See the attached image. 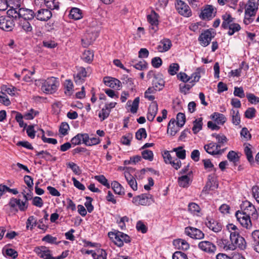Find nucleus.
<instances>
[{
    "label": "nucleus",
    "instance_id": "nucleus-1",
    "mask_svg": "<svg viewBox=\"0 0 259 259\" xmlns=\"http://www.w3.org/2000/svg\"><path fill=\"white\" fill-rule=\"evenodd\" d=\"M241 209H243L242 212L239 210L236 212V217L243 227L249 229L252 226L250 213L255 211L256 209L254 205L248 201L243 202Z\"/></svg>",
    "mask_w": 259,
    "mask_h": 259
},
{
    "label": "nucleus",
    "instance_id": "nucleus-2",
    "mask_svg": "<svg viewBox=\"0 0 259 259\" xmlns=\"http://www.w3.org/2000/svg\"><path fill=\"white\" fill-rule=\"evenodd\" d=\"M222 18L223 20L222 27L224 29H229L228 32L229 35H233L241 29L240 25L235 23V18H233L230 14L225 13L222 15Z\"/></svg>",
    "mask_w": 259,
    "mask_h": 259
},
{
    "label": "nucleus",
    "instance_id": "nucleus-3",
    "mask_svg": "<svg viewBox=\"0 0 259 259\" xmlns=\"http://www.w3.org/2000/svg\"><path fill=\"white\" fill-rule=\"evenodd\" d=\"M59 84L57 78L54 77H48L42 81L41 91L46 94H52L57 91Z\"/></svg>",
    "mask_w": 259,
    "mask_h": 259
},
{
    "label": "nucleus",
    "instance_id": "nucleus-4",
    "mask_svg": "<svg viewBox=\"0 0 259 259\" xmlns=\"http://www.w3.org/2000/svg\"><path fill=\"white\" fill-rule=\"evenodd\" d=\"M245 7L246 8L245 10L243 22L245 25H248L253 22L254 18L252 17L255 16L258 8L256 6L254 0H249Z\"/></svg>",
    "mask_w": 259,
    "mask_h": 259
},
{
    "label": "nucleus",
    "instance_id": "nucleus-5",
    "mask_svg": "<svg viewBox=\"0 0 259 259\" xmlns=\"http://www.w3.org/2000/svg\"><path fill=\"white\" fill-rule=\"evenodd\" d=\"M8 205L12 210L18 212L25 211L28 206V202L26 201H21L19 198H12L10 199Z\"/></svg>",
    "mask_w": 259,
    "mask_h": 259
},
{
    "label": "nucleus",
    "instance_id": "nucleus-6",
    "mask_svg": "<svg viewBox=\"0 0 259 259\" xmlns=\"http://www.w3.org/2000/svg\"><path fill=\"white\" fill-rule=\"evenodd\" d=\"M230 239L234 245V249L236 247H238L241 250L246 248V241L244 238L239 235V232H233L230 234Z\"/></svg>",
    "mask_w": 259,
    "mask_h": 259
},
{
    "label": "nucleus",
    "instance_id": "nucleus-7",
    "mask_svg": "<svg viewBox=\"0 0 259 259\" xmlns=\"http://www.w3.org/2000/svg\"><path fill=\"white\" fill-rule=\"evenodd\" d=\"M216 9L212 5H207L201 10L200 18L204 20H210L215 16Z\"/></svg>",
    "mask_w": 259,
    "mask_h": 259
},
{
    "label": "nucleus",
    "instance_id": "nucleus-8",
    "mask_svg": "<svg viewBox=\"0 0 259 259\" xmlns=\"http://www.w3.org/2000/svg\"><path fill=\"white\" fill-rule=\"evenodd\" d=\"M15 26V21L9 16H0V28L6 31H11Z\"/></svg>",
    "mask_w": 259,
    "mask_h": 259
},
{
    "label": "nucleus",
    "instance_id": "nucleus-9",
    "mask_svg": "<svg viewBox=\"0 0 259 259\" xmlns=\"http://www.w3.org/2000/svg\"><path fill=\"white\" fill-rule=\"evenodd\" d=\"M176 8L178 13L184 17H189L192 15V12L189 6L181 0H177Z\"/></svg>",
    "mask_w": 259,
    "mask_h": 259
},
{
    "label": "nucleus",
    "instance_id": "nucleus-10",
    "mask_svg": "<svg viewBox=\"0 0 259 259\" xmlns=\"http://www.w3.org/2000/svg\"><path fill=\"white\" fill-rule=\"evenodd\" d=\"M152 201V196L149 194H142L141 195L134 197L132 202L136 205H146L151 203Z\"/></svg>",
    "mask_w": 259,
    "mask_h": 259
},
{
    "label": "nucleus",
    "instance_id": "nucleus-11",
    "mask_svg": "<svg viewBox=\"0 0 259 259\" xmlns=\"http://www.w3.org/2000/svg\"><path fill=\"white\" fill-rule=\"evenodd\" d=\"M185 234L195 239H201L204 237V234L200 230L192 227H187L185 229Z\"/></svg>",
    "mask_w": 259,
    "mask_h": 259
},
{
    "label": "nucleus",
    "instance_id": "nucleus-12",
    "mask_svg": "<svg viewBox=\"0 0 259 259\" xmlns=\"http://www.w3.org/2000/svg\"><path fill=\"white\" fill-rule=\"evenodd\" d=\"M198 248L207 253H214L217 250L216 246L208 241H202L198 244Z\"/></svg>",
    "mask_w": 259,
    "mask_h": 259
},
{
    "label": "nucleus",
    "instance_id": "nucleus-13",
    "mask_svg": "<svg viewBox=\"0 0 259 259\" xmlns=\"http://www.w3.org/2000/svg\"><path fill=\"white\" fill-rule=\"evenodd\" d=\"M34 251L40 258L44 259H54L51 254V250L46 246H40L35 247Z\"/></svg>",
    "mask_w": 259,
    "mask_h": 259
},
{
    "label": "nucleus",
    "instance_id": "nucleus-14",
    "mask_svg": "<svg viewBox=\"0 0 259 259\" xmlns=\"http://www.w3.org/2000/svg\"><path fill=\"white\" fill-rule=\"evenodd\" d=\"M52 16L51 10L47 9H40L35 13V18L41 21H47Z\"/></svg>",
    "mask_w": 259,
    "mask_h": 259
},
{
    "label": "nucleus",
    "instance_id": "nucleus-15",
    "mask_svg": "<svg viewBox=\"0 0 259 259\" xmlns=\"http://www.w3.org/2000/svg\"><path fill=\"white\" fill-rule=\"evenodd\" d=\"M213 37L211 31L209 29H207L200 35L198 40L201 46L206 47L210 44Z\"/></svg>",
    "mask_w": 259,
    "mask_h": 259
},
{
    "label": "nucleus",
    "instance_id": "nucleus-16",
    "mask_svg": "<svg viewBox=\"0 0 259 259\" xmlns=\"http://www.w3.org/2000/svg\"><path fill=\"white\" fill-rule=\"evenodd\" d=\"M158 15L154 11L147 16L148 21L151 25L150 29L153 30L154 32H156L158 29Z\"/></svg>",
    "mask_w": 259,
    "mask_h": 259
},
{
    "label": "nucleus",
    "instance_id": "nucleus-17",
    "mask_svg": "<svg viewBox=\"0 0 259 259\" xmlns=\"http://www.w3.org/2000/svg\"><path fill=\"white\" fill-rule=\"evenodd\" d=\"M158 112V104L156 101L152 102L148 108L147 118L150 121H152Z\"/></svg>",
    "mask_w": 259,
    "mask_h": 259
},
{
    "label": "nucleus",
    "instance_id": "nucleus-18",
    "mask_svg": "<svg viewBox=\"0 0 259 259\" xmlns=\"http://www.w3.org/2000/svg\"><path fill=\"white\" fill-rule=\"evenodd\" d=\"M124 242L126 243L130 242V236L123 232L117 231L116 241H114L115 244L118 247H122L123 245Z\"/></svg>",
    "mask_w": 259,
    "mask_h": 259
},
{
    "label": "nucleus",
    "instance_id": "nucleus-19",
    "mask_svg": "<svg viewBox=\"0 0 259 259\" xmlns=\"http://www.w3.org/2000/svg\"><path fill=\"white\" fill-rule=\"evenodd\" d=\"M20 18H22V20H31L35 17V13L33 10L26 8L19 9Z\"/></svg>",
    "mask_w": 259,
    "mask_h": 259
},
{
    "label": "nucleus",
    "instance_id": "nucleus-20",
    "mask_svg": "<svg viewBox=\"0 0 259 259\" xmlns=\"http://www.w3.org/2000/svg\"><path fill=\"white\" fill-rule=\"evenodd\" d=\"M104 82L106 85L118 90H119L121 85V83L118 79L108 76L104 78Z\"/></svg>",
    "mask_w": 259,
    "mask_h": 259
},
{
    "label": "nucleus",
    "instance_id": "nucleus-21",
    "mask_svg": "<svg viewBox=\"0 0 259 259\" xmlns=\"http://www.w3.org/2000/svg\"><path fill=\"white\" fill-rule=\"evenodd\" d=\"M171 46V41L169 39L165 38L160 41L156 49L159 52H164L169 50Z\"/></svg>",
    "mask_w": 259,
    "mask_h": 259
},
{
    "label": "nucleus",
    "instance_id": "nucleus-22",
    "mask_svg": "<svg viewBox=\"0 0 259 259\" xmlns=\"http://www.w3.org/2000/svg\"><path fill=\"white\" fill-rule=\"evenodd\" d=\"M206 225L214 232H220L222 229V224L213 219H210L206 222Z\"/></svg>",
    "mask_w": 259,
    "mask_h": 259
},
{
    "label": "nucleus",
    "instance_id": "nucleus-23",
    "mask_svg": "<svg viewBox=\"0 0 259 259\" xmlns=\"http://www.w3.org/2000/svg\"><path fill=\"white\" fill-rule=\"evenodd\" d=\"M251 241L254 250L259 252V230L253 231L251 235Z\"/></svg>",
    "mask_w": 259,
    "mask_h": 259
},
{
    "label": "nucleus",
    "instance_id": "nucleus-24",
    "mask_svg": "<svg viewBox=\"0 0 259 259\" xmlns=\"http://www.w3.org/2000/svg\"><path fill=\"white\" fill-rule=\"evenodd\" d=\"M173 244L179 249L183 250H188L189 248V244L184 239H177L173 241Z\"/></svg>",
    "mask_w": 259,
    "mask_h": 259
},
{
    "label": "nucleus",
    "instance_id": "nucleus-25",
    "mask_svg": "<svg viewBox=\"0 0 259 259\" xmlns=\"http://www.w3.org/2000/svg\"><path fill=\"white\" fill-rule=\"evenodd\" d=\"M205 73V69L203 67H198L197 68L195 71L193 72L191 76V82H194L196 83L198 82L201 75Z\"/></svg>",
    "mask_w": 259,
    "mask_h": 259
},
{
    "label": "nucleus",
    "instance_id": "nucleus-26",
    "mask_svg": "<svg viewBox=\"0 0 259 259\" xmlns=\"http://www.w3.org/2000/svg\"><path fill=\"white\" fill-rule=\"evenodd\" d=\"M218 245L223 248L226 250H234V245L232 244V242L230 241L227 239H222L218 241Z\"/></svg>",
    "mask_w": 259,
    "mask_h": 259
},
{
    "label": "nucleus",
    "instance_id": "nucleus-27",
    "mask_svg": "<svg viewBox=\"0 0 259 259\" xmlns=\"http://www.w3.org/2000/svg\"><path fill=\"white\" fill-rule=\"evenodd\" d=\"M124 177L128 185L134 191L137 190L138 189L137 183L134 177L128 172H124Z\"/></svg>",
    "mask_w": 259,
    "mask_h": 259
},
{
    "label": "nucleus",
    "instance_id": "nucleus-28",
    "mask_svg": "<svg viewBox=\"0 0 259 259\" xmlns=\"http://www.w3.org/2000/svg\"><path fill=\"white\" fill-rule=\"evenodd\" d=\"M110 187L113 190L114 193L119 195H124V189L120 184L114 181L111 183Z\"/></svg>",
    "mask_w": 259,
    "mask_h": 259
},
{
    "label": "nucleus",
    "instance_id": "nucleus-29",
    "mask_svg": "<svg viewBox=\"0 0 259 259\" xmlns=\"http://www.w3.org/2000/svg\"><path fill=\"white\" fill-rule=\"evenodd\" d=\"M204 148L206 152L212 155L222 154L221 151L216 150L214 147V143L211 142L209 144L205 145Z\"/></svg>",
    "mask_w": 259,
    "mask_h": 259
},
{
    "label": "nucleus",
    "instance_id": "nucleus-30",
    "mask_svg": "<svg viewBox=\"0 0 259 259\" xmlns=\"http://www.w3.org/2000/svg\"><path fill=\"white\" fill-rule=\"evenodd\" d=\"M178 182L180 187L187 188L190 186L191 181L188 175H184L178 178Z\"/></svg>",
    "mask_w": 259,
    "mask_h": 259
},
{
    "label": "nucleus",
    "instance_id": "nucleus-31",
    "mask_svg": "<svg viewBox=\"0 0 259 259\" xmlns=\"http://www.w3.org/2000/svg\"><path fill=\"white\" fill-rule=\"evenodd\" d=\"M70 18L75 20H79L82 18V11L77 8H73L69 13Z\"/></svg>",
    "mask_w": 259,
    "mask_h": 259
},
{
    "label": "nucleus",
    "instance_id": "nucleus-32",
    "mask_svg": "<svg viewBox=\"0 0 259 259\" xmlns=\"http://www.w3.org/2000/svg\"><path fill=\"white\" fill-rule=\"evenodd\" d=\"M212 119L214 120L218 124H223L226 121V118L223 114L214 112L211 115Z\"/></svg>",
    "mask_w": 259,
    "mask_h": 259
},
{
    "label": "nucleus",
    "instance_id": "nucleus-33",
    "mask_svg": "<svg viewBox=\"0 0 259 259\" xmlns=\"http://www.w3.org/2000/svg\"><path fill=\"white\" fill-rule=\"evenodd\" d=\"M202 118L201 117L196 119L193 121L192 131L194 134L198 133L202 128Z\"/></svg>",
    "mask_w": 259,
    "mask_h": 259
},
{
    "label": "nucleus",
    "instance_id": "nucleus-34",
    "mask_svg": "<svg viewBox=\"0 0 259 259\" xmlns=\"http://www.w3.org/2000/svg\"><path fill=\"white\" fill-rule=\"evenodd\" d=\"M195 84L194 82H191V80L189 81V83H181L179 85L180 91L182 93L186 95Z\"/></svg>",
    "mask_w": 259,
    "mask_h": 259
},
{
    "label": "nucleus",
    "instance_id": "nucleus-35",
    "mask_svg": "<svg viewBox=\"0 0 259 259\" xmlns=\"http://www.w3.org/2000/svg\"><path fill=\"white\" fill-rule=\"evenodd\" d=\"M227 158L230 162H232L235 165H236L237 162L239 161L240 157L237 152L232 150L228 153Z\"/></svg>",
    "mask_w": 259,
    "mask_h": 259
},
{
    "label": "nucleus",
    "instance_id": "nucleus-36",
    "mask_svg": "<svg viewBox=\"0 0 259 259\" xmlns=\"http://www.w3.org/2000/svg\"><path fill=\"white\" fill-rule=\"evenodd\" d=\"M87 72L84 67H78L77 69V73L76 75L74 76L75 82H77L79 80L83 79V78L87 76Z\"/></svg>",
    "mask_w": 259,
    "mask_h": 259
},
{
    "label": "nucleus",
    "instance_id": "nucleus-37",
    "mask_svg": "<svg viewBox=\"0 0 259 259\" xmlns=\"http://www.w3.org/2000/svg\"><path fill=\"white\" fill-rule=\"evenodd\" d=\"M175 122L174 119H170L167 126V133L172 136H175L178 132V130L175 127Z\"/></svg>",
    "mask_w": 259,
    "mask_h": 259
},
{
    "label": "nucleus",
    "instance_id": "nucleus-38",
    "mask_svg": "<svg viewBox=\"0 0 259 259\" xmlns=\"http://www.w3.org/2000/svg\"><path fill=\"white\" fill-rule=\"evenodd\" d=\"M19 26L26 32H31L32 30V27L28 20H20L19 22Z\"/></svg>",
    "mask_w": 259,
    "mask_h": 259
},
{
    "label": "nucleus",
    "instance_id": "nucleus-39",
    "mask_svg": "<svg viewBox=\"0 0 259 259\" xmlns=\"http://www.w3.org/2000/svg\"><path fill=\"white\" fill-rule=\"evenodd\" d=\"M5 16H9L10 18H12L13 20L15 21L17 18H20L19 16V9L17 10L16 9L11 8L7 12V15Z\"/></svg>",
    "mask_w": 259,
    "mask_h": 259
},
{
    "label": "nucleus",
    "instance_id": "nucleus-40",
    "mask_svg": "<svg viewBox=\"0 0 259 259\" xmlns=\"http://www.w3.org/2000/svg\"><path fill=\"white\" fill-rule=\"evenodd\" d=\"M13 112L16 114L15 118V120L17 122H18L20 127H23V130H24L26 128L27 124L25 123L23 121V119L24 117L23 115L21 113L17 111H13Z\"/></svg>",
    "mask_w": 259,
    "mask_h": 259
},
{
    "label": "nucleus",
    "instance_id": "nucleus-41",
    "mask_svg": "<svg viewBox=\"0 0 259 259\" xmlns=\"http://www.w3.org/2000/svg\"><path fill=\"white\" fill-rule=\"evenodd\" d=\"M37 225V220L34 216H30L26 221V229L32 230Z\"/></svg>",
    "mask_w": 259,
    "mask_h": 259
},
{
    "label": "nucleus",
    "instance_id": "nucleus-42",
    "mask_svg": "<svg viewBox=\"0 0 259 259\" xmlns=\"http://www.w3.org/2000/svg\"><path fill=\"white\" fill-rule=\"evenodd\" d=\"M231 114L232 117V123L236 125L239 124L240 122V117L239 111L232 109L231 111Z\"/></svg>",
    "mask_w": 259,
    "mask_h": 259
},
{
    "label": "nucleus",
    "instance_id": "nucleus-43",
    "mask_svg": "<svg viewBox=\"0 0 259 259\" xmlns=\"http://www.w3.org/2000/svg\"><path fill=\"white\" fill-rule=\"evenodd\" d=\"M38 114V111H35L33 109L31 108L28 110L27 112L23 115V116L26 120H31L33 119L34 117L37 116Z\"/></svg>",
    "mask_w": 259,
    "mask_h": 259
},
{
    "label": "nucleus",
    "instance_id": "nucleus-44",
    "mask_svg": "<svg viewBox=\"0 0 259 259\" xmlns=\"http://www.w3.org/2000/svg\"><path fill=\"white\" fill-rule=\"evenodd\" d=\"M165 81L162 78H158L155 77L154 80L153 81V84L155 88H157L158 91H161L164 86Z\"/></svg>",
    "mask_w": 259,
    "mask_h": 259
},
{
    "label": "nucleus",
    "instance_id": "nucleus-45",
    "mask_svg": "<svg viewBox=\"0 0 259 259\" xmlns=\"http://www.w3.org/2000/svg\"><path fill=\"white\" fill-rule=\"evenodd\" d=\"M211 136L212 137H214L216 139L218 143L224 145L228 141V139L223 134H218L216 133H214L212 134Z\"/></svg>",
    "mask_w": 259,
    "mask_h": 259
},
{
    "label": "nucleus",
    "instance_id": "nucleus-46",
    "mask_svg": "<svg viewBox=\"0 0 259 259\" xmlns=\"http://www.w3.org/2000/svg\"><path fill=\"white\" fill-rule=\"evenodd\" d=\"M94 57L93 53L91 51H85L82 54V59L85 62H91Z\"/></svg>",
    "mask_w": 259,
    "mask_h": 259
},
{
    "label": "nucleus",
    "instance_id": "nucleus-47",
    "mask_svg": "<svg viewBox=\"0 0 259 259\" xmlns=\"http://www.w3.org/2000/svg\"><path fill=\"white\" fill-rule=\"evenodd\" d=\"M95 179L107 188H110V185L108 182L107 179L104 175H98L95 176Z\"/></svg>",
    "mask_w": 259,
    "mask_h": 259
},
{
    "label": "nucleus",
    "instance_id": "nucleus-48",
    "mask_svg": "<svg viewBox=\"0 0 259 259\" xmlns=\"http://www.w3.org/2000/svg\"><path fill=\"white\" fill-rule=\"evenodd\" d=\"M174 151L176 152L177 156L182 159L186 158V150L182 147H178L174 148Z\"/></svg>",
    "mask_w": 259,
    "mask_h": 259
},
{
    "label": "nucleus",
    "instance_id": "nucleus-49",
    "mask_svg": "<svg viewBox=\"0 0 259 259\" xmlns=\"http://www.w3.org/2000/svg\"><path fill=\"white\" fill-rule=\"evenodd\" d=\"M177 124L179 127H182L186 122L185 115L182 113L179 112L177 115Z\"/></svg>",
    "mask_w": 259,
    "mask_h": 259
},
{
    "label": "nucleus",
    "instance_id": "nucleus-50",
    "mask_svg": "<svg viewBox=\"0 0 259 259\" xmlns=\"http://www.w3.org/2000/svg\"><path fill=\"white\" fill-rule=\"evenodd\" d=\"M244 153L246 156L248 161L250 162L251 165H253L254 162L252 156V153L251 149L248 146H246L244 148Z\"/></svg>",
    "mask_w": 259,
    "mask_h": 259
},
{
    "label": "nucleus",
    "instance_id": "nucleus-51",
    "mask_svg": "<svg viewBox=\"0 0 259 259\" xmlns=\"http://www.w3.org/2000/svg\"><path fill=\"white\" fill-rule=\"evenodd\" d=\"M36 156L40 158L45 159L46 160H50L52 157V155L48 151L44 150L36 152Z\"/></svg>",
    "mask_w": 259,
    "mask_h": 259
},
{
    "label": "nucleus",
    "instance_id": "nucleus-52",
    "mask_svg": "<svg viewBox=\"0 0 259 259\" xmlns=\"http://www.w3.org/2000/svg\"><path fill=\"white\" fill-rule=\"evenodd\" d=\"M57 237H53L52 236L49 234L46 235L42 239V241L46 242L48 243L58 244L59 243V242H57Z\"/></svg>",
    "mask_w": 259,
    "mask_h": 259
},
{
    "label": "nucleus",
    "instance_id": "nucleus-53",
    "mask_svg": "<svg viewBox=\"0 0 259 259\" xmlns=\"http://www.w3.org/2000/svg\"><path fill=\"white\" fill-rule=\"evenodd\" d=\"M136 138L138 140H141L142 138L145 139L147 137V132L144 128H140L136 133Z\"/></svg>",
    "mask_w": 259,
    "mask_h": 259
},
{
    "label": "nucleus",
    "instance_id": "nucleus-54",
    "mask_svg": "<svg viewBox=\"0 0 259 259\" xmlns=\"http://www.w3.org/2000/svg\"><path fill=\"white\" fill-rule=\"evenodd\" d=\"M180 68L179 65L178 63L171 64L168 69V72L171 75H174L177 74Z\"/></svg>",
    "mask_w": 259,
    "mask_h": 259
},
{
    "label": "nucleus",
    "instance_id": "nucleus-55",
    "mask_svg": "<svg viewBox=\"0 0 259 259\" xmlns=\"http://www.w3.org/2000/svg\"><path fill=\"white\" fill-rule=\"evenodd\" d=\"M85 198L87 201L84 203V205L87 208V211L91 213L94 210V206L92 204L93 199L90 196H86Z\"/></svg>",
    "mask_w": 259,
    "mask_h": 259
},
{
    "label": "nucleus",
    "instance_id": "nucleus-56",
    "mask_svg": "<svg viewBox=\"0 0 259 259\" xmlns=\"http://www.w3.org/2000/svg\"><path fill=\"white\" fill-rule=\"evenodd\" d=\"M69 130V124L67 122H62L60 126L59 133L64 136L68 134V131Z\"/></svg>",
    "mask_w": 259,
    "mask_h": 259
},
{
    "label": "nucleus",
    "instance_id": "nucleus-57",
    "mask_svg": "<svg viewBox=\"0 0 259 259\" xmlns=\"http://www.w3.org/2000/svg\"><path fill=\"white\" fill-rule=\"evenodd\" d=\"M65 89L66 91H65V93L67 95H71V91L72 90L73 84L72 82L70 80H66L65 82Z\"/></svg>",
    "mask_w": 259,
    "mask_h": 259
},
{
    "label": "nucleus",
    "instance_id": "nucleus-58",
    "mask_svg": "<svg viewBox=\"0 0 259 259\" xmlns=\"http://www.w3.org/2000/svg\"><path fill=\"white\" fill-rule=\"evenodd\" d=\"M142 155L143 158L146 160H148L150 161L153 160V153L151 150H144L142 152Z\"/></svg>",
    "mask_w": 259,
    "mask_h": 259
},
{
    "label": "nucleus",
    "instance_id": "nucleus-59",
    "mask_svg": "<svg viewBox=\"0 0 259 259\" xmlns=\"http://www.w3.org/2000/svg\"><path fill=\"white\" fill-rule=\"evenodd\" d=\"M177 78L184 83H187L192 80L191 76H188L186 73L182 72L177 74Z\"/></svg>",
    "mask_w": 259,
    "mask_h": 259
},
{
    "label": "nucleus",
    "instance_id": "nucleus-60",
    "mask_svg": "<svg viewBox=\"0 0 259 259\" xmlns=\"http://www.w3.org/2000/svg\"><path fill=\"white\" fill-rule=\"evenodd\" d=\"M256 110L253 107L248 108L245 112V117L248 119H252L255 117Z\"/></svg>",
    "mask_w": 259,
    "mask_h": 259
},
{
    "label": "nucleus",
    "instance_id": "nucleus-61",
    "mask_svg": "<svg viewBox=\"0 0 259 259\" xmlns=\"http://www.w3.org/2000/svg\"><path fill=\"white\" fill-rule=\"evenodd\" d=\"M68 167L70 168L76 175H79L81 173L79 167L75 163L70 162L67 164Z\"/></svg>",
    "mask_w": 259,
    "mask_h": 259
},
{
    "label": "nucleus",
    "instance_id": "nucleus-62",
    "mask_svg": "<svg viewBox=\"0 0 259 259\" xmlns=\"http://www.w3.org/2000/svg\"><path fill=\"white\" fill-rule=\"evenodd\" d=\"M110 110L106 109L105 107L102 109L101 111L99 113V117L101 119V121H102L106 119L109 115Z\"/></svg>",
    "mask_w": 259,
    "mask_h": 259
},
{
    "label": "nucleus",
    "instance_id": "nucleus-63",
    "mask_svg": "<svg viewBox=\"0 0 259 259\" xmlns=\"http://www.w3.org/2000/svg\"><path fill=\"white\" fill-rule=\"evenodd\" d=\"M147 63L144 60L140 61L138 63H135L134 64H133V66L136 69L140 70H144L145 69L147 68Z\"/></svg>",
    "mask_w": 259,
    "mask_h": 259
},
{
    "label": "nucleus",
    "instance_id": "nucleus-64",
    "mask_svg": "<svg viewBox=\"0 0 259 259\" xmlns=\"http://www.w3.org/2000/svg\"><path fill=\"white\" fill-rule=\"evenodd\" d=\"M252 195L256 202L259 203V187L255 185L251 189Z\"/></svg>",
    "mask_w": 259,
    "mask_h": 259
}]
</instances>
